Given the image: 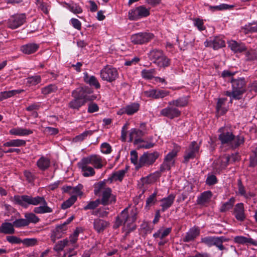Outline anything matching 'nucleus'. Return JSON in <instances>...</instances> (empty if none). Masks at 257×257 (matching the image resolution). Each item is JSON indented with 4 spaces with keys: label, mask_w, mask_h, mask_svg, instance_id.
Wrapping results in <instances>:
<instances>
[{
    "label": "nucleus",
    "mask_w": 257,
    "mask_h": 257,
    "mask_svg": "<svg viewBox=\"0 0 257 257\" xmlns=\"http://www.w3.org/2000/svg\"><path fill=\"white\" fill-rule=\"evenodd\" d=\"M15 203L27 208L28 205L39 206L35 207L33 212H26L24 216L29 225L30 223L36 224L40 221V218L35 214H45L53 212V209L48 206L44 197L37 196L33 197L28 195H15L13 199Z\"/></svg>",
    "instance_id": "1"
},
{
    "label": "nucleus",
    "mask_w": 257,
    "mask_h": 257,
    "mask_svg": "<svg viewBox=\"0 0 257 257\" xmlns=\"http://www.w3.org/2000/svg\"><path fill=\"white\" fill-rule=\"evenodd\" d=\"M137 214L135 209L130 211L128 208H125L116 217L114 227L117 228L122 225L123 231L127 234L136 228L135 221L136 220Z\"/></svg>",
    "instance_id": "2"
},
{
    "label": "nucleus",
    "mask_w": 257,
    "mask_h": 257,
    "mask_svg": "<svg viewBox=\"0 0 257 257\" xmlns=\"http://www.w3.org/2000/svg\"><path fill=\"white\" fill-rule=\"evenodd\" d=\"M218 132L220 133L218 139L221 144L226 145L229 148L235 149L244 142V138L243 136L233 135L232 132L226 127H220Z\"/></svg>",
    "instance_id": "3"
},
{
    "label": "nucleus",
    "mask_w": 257,
    "mask_h": 257,
    "mask_svg": "<svg viewBox=\"0 0 257 257\" xmlns=\"http://www.w3.org/2000/svg\"><path fill=\"white\" fill-rule=\"evenodd\" d=\"M94 194L98 195L101 193V204L104 206L114 203L116 202V196L112 193V190L105 186V181L103 180L95 184Z\"/></svg>",
    "instance_id": "4"
},
{
    "label": "nucleus",
    "mask_w": 257,
    "mask_h": 257,
    "mask_svg": "<svg viewBox=\"0 0 257 257\" xmlns=\"http://www.w3.org/2000/svg\"><path fill=\"white\" fill-rule=\"evenodd\" d=\"M230 82L232 84V91H226L225 95L235 99H240L246 90L244 79L243 78L237 79L231 78Z\"/></svg>",
    "instance_id": "5"
},
{
    "label": "nucleus",
    "mask_w": 257,
    "mask_h": 257,
    "mask_svg": "<svg viewBox=\"0 0 257 257\" xmlns=\"http://www.w3.org/2000/svg\"><path fill=\"white\" fill-rule=\"evenodd\" d=\"M180 148L179 146L175 145L173 149L165 157L163 163L161 165L160 171L164 172L170 170L171 168L174 165L175 158L179 152Z\"/></svg>",
    "instance_id": "6"
},
{
    "label": "nucleus",
    "mask_w": 257,
    "mask_h": 257,
    "mask_svg": "<svg viewBox=\"0 0 257 257\" xmlns=\"http://www.w3.org/2000/svg\"><path fill=\"white\" fill-rule=\"evenodd\" d=\"M150 15V8L141 5L131 9L128 13V18L130 20L137 21L146 18Z\"/></svg>",
    "instance_id": "7"
},
{
    "label": "nucleus",
    "mask_w": 257,
    "mask_h": 257,
    "mask_svg": "<svg viewBox=\"0 0 257 257\" xmlns=\"http://www.w3.org/2000/svg\"><path fill=\"white\" fill-rule=\"evenodd\" d=\"M159 153L158 152L144 153L139 158L140 168L143 167H149L152 165L158 158Z\"/></svg>",
    "instance_id": "8"
},
{
    "label": "nucleus",
    "mask_w": 257,
    "mask_h": 257,
    "mask_svg": "<svg viewBox=\"0 0 257 257\" xmlns=\"http://www.w3.org/2000/svg\"><path fill=\"white\" fill-rule=\"evenodd\" d=\"M100 75L103 80L111 82L118 77V73L116 68L106 66L100 71Z\"/></svg>",
    "instance_id": "9"
},
{
    "label": "nucleus",
    "mask_w": 257,
    "mask_h": 257,
    "mask_svg": "<svg viewBox=\"0 0 257 257\" xmlns=\"http://www.w3.org/2000/svg\"><path fill=\"white\" fill-rule=\"evenodd\" d=\"M226 240L223 236H206L201 238V242L209 247L215 245L219 250H222L225 249L222 243Z\"/></svg>",
    "instance_id": "10"
},
{
    "label": "nucleus",
    "mask_w": 257,
    "mask_h": 257,
    "mask_svg": "<svg viewBox=\"0 0 257 257\" xmlns=\"http://www.w3.org/2000/svg\"><path fill=\"white\" fill-rule=\"evenodd\" d=\"M154 38V35L150 32H141L131 36V41L134 44L142 45L148 43Z\"/></svg>",
    "instance_id": "11"
},
{
    "label": "nucleus",
    "mask_w": 257,
    "mask_h": 257,
    "mask_svg": "<svg viewBox=\"0 0 257 257\" xmlns=\"http://www.w3.org/2000/svg\"><path fill=\"white\" fill-rule=\"evenodd\" d=\"M91 93L90 89L87 87H80L76 88L72 92V96L73 98H77L79 99L85 101L86 103L87 101L92 100V98L89 96Z\"/></svg>",
    "instance_id": "12"
},
{
    "label": "nucleus",
    "mask_w": 257,
    "mask_h": 257,
    "mask_svg": "<svg viewBox=\"0 0 257 257\" xmlns=\"http://www.w3.org/2000/svg\"><path fill=\"white\" fill-rule=\"evenodd\" d=\"M84 161L91 164L93 168L96 169H101L105 165L106 162L99 155H91L82 158Z\"/></svg>",
    "instance_id": "13"
},
{
    "label": "nucleus",
    "mask_w": 257,
    "mask_h": 257,
    "mask_svg": "<svg viewBox=\"0 0 257 257\" xmlns=\"http://www.w3.org/2000/svg\"><path fill=\"white\" fill-rule=\"evenodd\" d=\"M26 16L25 14L15 15L8 20V27L12 29H17L23 25L26 22Z\"/></svg>",
    "instance_id": "14"
},
{
    "label": "nucleus",
    "mask_w": 257,
    "mask_h": 257,
    "mask_svg": "<svg viewBox=\"0 0 257 257\" xmlns=\"http://www.w3.org/2000/svg\"><path fill=\"white\" fill-rule=\"evenodd\" d=\"M199 150V145L195 141H193L185 152L184 162L187 163L190 159L195 158L198 153Z\"/></svg>",
    "instance_id": "15"
},
{
    "label": "nucleus",
    "mask_w": 257,
    "mask_h": 257,
    "mask_svg": "<svg viewBox=\"0 0 257 257\" xmlns=\"http://www.w3.org/2000/svg\"><path fill=\"white\" fill-rule=\"evenodd\" d=\"M78 166L81 170L83 176L85 177H92L95 174V168L90 166L89 164L82 159L78 163Z\"/></svg>",
    "instance_id": "16"
},
{
    "label": "nucleus",
    "mask_w": 257,
    "mask_h": 257,
    "mask_svg": "<svg viewBox=\"0 0 257 257\" xmlns=\"http://www.w3.org/2000/svg\"><path fill=\"white\" fill-rule=\"evenodd\" d=\"M169 105L162 109L160 112L161 115L170 119H173L179 116L181 114V111L178 108Z\"/></svg>",
    "instance_id": "17"
},
{
    "label": "nucleus",
    "mask_w": 257,
    "mask_h": 257,
    "mask_svg": "<svg viewBox=\"0 0 257 257\" xmlns=\"http://www.w3.org/2000/svg\"><path fill=\"white\" fill-rule=\"evenodd\" d=\"M145 133L143 131L137 128H132L129 133V142L134 141L135 145L140 144V142H143L142 137L144 135Z\"/></svg>",
    "instance_id": "18"
},
{
    "label": "nucleus",
    "mask_w": 257,
    "mask_h": 257,
    "mask_svg": "<svg viewBox=\"0 0 257 257\" xmlns=\"http://www.w3.org/2000/svg\"><path fill=\"white\" fill-rule=\"evenodd\" d=\"M140 108V104L138 103H132L118 110L117 113L118 115L127 114L128 115H132L137 112Z\"/></svg>",
    "instance_id": "19"
},
{
    "label": "nucleus",
    "mask_w": 257,
    "mask_h": 257,
    "mask_svg": "<svg viewBox=\"0 0 257 257\" xmlns=\"http://www.w3.org/2000/svg\"><path fill=\"white\" fill-rule=\"evenodd\" d=\"M127 169L119 170L113 172L108 178L107 180H104L106 182L112 183L115 182H121L124 177Z\"/></svg>",
    "instance_id": "20"
},
{
    "label": "nucleus",
    "mask_w": 257,
    "mask_h": 257,
    "mask_svg": "<svg viewBox=\"0 0 257 257\" xmlns=\"http://www.w3.org/2000/svg\"><path fill=\"white\" fill-rule=\"evenodd\" d=\"M244 212V205L242 203H239L235 205L233 214L237 220L242 221L245 219Z\"/></svg>",
    "instance_id": "21"
},
{
    "label": "nucleus",
    "mask_w": 257,
    "mask_h": 257,
    "mask_svg": "<svg viewBox=\"0 0 257 257\" xmlns=\"http://www.w3.org/2000/svg\"><path fill=\"white\" fill-rule=\"evenodd\" d=\"M67 229V226L63 224L58 225L52 232L51 236V239L54 242L57 239L61 238L63 234L65 233Z\"/></svg>",
    "instance_id": "22"
},
{
    "label": "nucleus",
    "mask_w": 257,
    "mask_h": 257,
    "mask_svg": "<svg viewBox=\"0 0 257 257\" xmlns=\"http://www.w3.org/2000/svg\"><path fill=\"white\" fill-rule=\"evenodd\" d=\"M109 225L108 221L100 218L95 219L93 221L94 228L98 233L103 232Z\"/></svg>",
    "instance_id": "23"
},
{
    "label": "nucleus",
    "mask_w": 257,
    "mask_h": 257,
    "mask_svg": "<svg viewBox=\"0 0 257 257\" xmlns=\"http://www.w3.org/2000/svg\"><path fill=\"white\" fill-rule=\"evenodd\" d=\"M175 198V195L174 194H170L168 197H165L161 200V205L162 207L161 211L162 212L165 211L169 208L173 204Z\"/></svg>",
    "instance_id": "24"
},
{
    "label": "nucleus",
    "mask_w": 257,
    "mask_h": 257,
    "mask_svg": "<svg viewBox=\"0 0 257 257\" xmlns=\"http://www.w3.org/2000/svg\"><path fill=\"white\" fill-rule=\"evenodd\" d=\"M230 160L229 155H224L219 158L215 163L214 168L217 171L224 169L228 165Z\"/></svg>",
    "instance_id": "25"
},
{
    "label": "nucleus",
    "mask_w": 257,
    "mask_h": 257,
    "mask_svg": "<svg viewBox=\"0 0 257 257\" xmlns=\"http://www.w3.org/2000/svg\"><path fill=\"white\" fill-rule=\"evenodd\" d=\"M200 234V229L194 227L190 228L183 238L184 242H190L194 240Z\"/></svg>",
    "instance_id": "26"
},
{
    "label": "nucleus",
    "mask_w": 257,
    "mask_h": 257,
    "mask_svg": "<svg viewBox=\"0 0 257 257\" xmlns=\"http://www.w3.org/2000/svg\"><path fill=\"white\" fill-rule=\"evenodd\" d=\"M33 133V131L29 129L21 127H17L11 128L9 131V134L17 136H27Z\"/></svg>",
    "instance_id": "27"
},
{
    "label": "nucleus",
    "mask_w": 257,
    "mask_h": 257,
    "mask_svg": "<svg viewBox=\"0 0 257 257\" xmlns=\"http://www.w3.org/2000/svg\"><path fill=\"white\" fill-rule=\"evenodd\" d=\"M233 240L234 242L238 244H251L257 246V241L250 237H247L244 236H236L234 237Z\"/></svg>",
    "instance_id": "28"
},
{
    "label": "nucleus",
    "mask_w": 257,
    "mask_h": 257,
    "mask_svg": "<svg viewBox=\"0 0 257 257\" xmlns=\"http://www.w3.org/2000/svg\"><path fill=\"white\" fill-rule=\"evenodd\" d=\"M206 46L212 47L214 50H217L225 46V42L219 37L214 38L212 41L205 42Z\"/></svg>",
    "instance_id": "29"
},
{
    "label": "nucleus",
    "mask_w": 257,
    "mask_h": 257,
    "mask_svg": "<svg viewBox=\"0 0 257 257\" xmlns=\"http://www.w3.org/2000/svg\"><path fill=\"white\" fill-rule=\"evenodd\" d=\"M39 48V45L36 43H29L23 45L21 50L26 54H31L36 52Z\"/></svg>",
    "instance_id": "30"
},
{
    "label": "nucleus",
    "mask_w": 257,
    "mask_h": 257,
    "mask_svg": "<svg viewBox=\"0 0 257 257\" xmlns=\"http://www.w3.org/2000/svg\"><path fill=\"white\" fill-rule=\"evenodd\" d=\"M238 194L243 196L246 200V203H249V200L251 198L254 196V194L251 192L246 193L245 188L242 184L241 180H239L238 181Z\"/></svg>",
    "instance_id": "31"
},
{
    "label": "nucleus",
    "mask_w": 257,
    "mask_h": 257,
    "mask_svg": "<svg viewBox=\"0 0 257 257\" xmlns=\"http://www.w3.org/2000/svg\"><path fill=\"white\" fill-rule=\"evenodd\" d=\"M172 228L171 227L164 228L162 227L160 228L156 232H155L153 236L155 238H160L163 239L167 236L171 232Z\"/></svg>",
    "instance_id": "32"
},
{
    "label": "nucleus",
    "mask_w": 257,
    "mask_h": 257,
    "mask_svg": "<svg viewBox=\"0 0 257 257\" xmlns=\"http://www.w3.org/2000/svg\"><path fill=\"white\" fill-rule=\"evenodd\" d=\"M64 7L68 9L71 12L74 14H79L82 13V8L77 4L74 2L67 3H63Z\"/></svg>",
    "instance_id": "33"
},
{
    "label": "nucleus",
    "mask_w": 257,
    "mask_h": 257,
    "mask_svg": "<svg viewBox=\"0 0 257 257\" xmlns=\"http://www.w3.org/2000/svg\"><path fill=\"white\" fill-rule=\"evenodd\" d=\"M83 78L84 81L90 85L93 86L97 89L100 87V85L95 76L89 75L87 72H85Z\"/></svg>",
    "instance_id": "34"
},
{
    "label": "nucleus",
    "mask_w": 257,
    "mask_h": 257,
    "mask_svg": "<svg viewBox=\"0 0 257 257\" xmlns=\"http://www.w3.org/2000/svg\"><path fill=\"white\" fill-rule=\"evenodd\" d=\"M228 47L234 53H241L246 50L245 46L242 44H239L235 41H230Z\"/></svg>",
    "instance_id": "35"
},
{
    "label": "nucleus",
    "mask_w": 257,
    "mask_h": 257,
    "mask_svg": "<svg viewBox=\"0 0 257 257\" xmlns=\"http://www.w3.org/2000/svg\"><path fill=\"white\" fill-rule=\"evenodd\" d=\"M26 142L24 140L15 139L11 140L3 144V147H20L25 146Z\"/></svg>",
    "instance_id": "36"
},
{
    "label": "nucleus",
    "mask_w": 257,
    "mask_h": 257,
    "mask_svg": "<svg viewBox=\"0 0 257 257\" xmlns=\"http://www.w3.org/2000/svg\"><path fill=\"white\" fill-rule=\"evenodd\" d=\"M37 165L39 169L45 171L50 167V160L48 158L42 156L37 161Z\"/></svg>",
    "instance_id": "37"
},
{
    "label": "nucleus",
    "mask_w": 257,
    "mask_h": 257,
    "mask_svg": "<svg viewBox=\"0 0 257 257\" xmlns=\"http://www.w3.org/2000/svg\"><path fill=\"white\" fill-rule=\"evenodd\" d=\"M0 233L4 234H13L15 229L13 223L4 222L0 226Z\"/></svg>",
    "instance_id": "38"
},
{
    "label": "nucleus",
    "mask_w": 257,
    "mask_h": 257,
    "mask_svg": "<svg viewBox=\"0 0 257 257\" xmlns=\"http://www.w3.org/2000/svg\"><path fill=\"white\" fill-rule=\"evenodd\" d=\"M165 54L163 52L159 49H154L151 51L149 54V56L150 60L153 62V63L156 64L157 61H158L161 57Z\"/></svg>",
    "instance_id": "39"
},
{
    "label": "nucleus",
    "mask_w": 257,
    "mask_h": 257,
    "mask_svg": "<svg viewBox=\"0 0 257 257\" xmlns=\"http://www.w3.org/2000/svg\"><path fill=\"white\" fill-rule=\"evenodd\" d=\"M241 30L245 34L257 33V21L246 24L242 27Z\"/></svg>",
    "instance_id": "40"
},
{
    "label": "nucleus",
    "mask_w": 257,
    "mask_h": 257,
    "mask_svg": "<svg viewBox=\"0 0 257 257\" xmlns=\"http://www.w3.org/2000/svg\"><path fill=\"white\" fill-rule=\"evenodd\" d=\"M211 197L212 193L211 191H205L198 197L197 203L199 204H204L209 202Z\"/></svg>",
    "instance_id": "41"
},
{
    "label": "nucleus",
    "mask_w": 257,
    "mask_h": 257,
    "mask_svg": "<svg viewBox=\"0 0 257 257\" xmlns=\"http://www.w3.org/2000/svg\"><path fill=\"white\" fill-rule=\"evenodd\" d=\"M85 103V101H83L77 98H73V99L69 102L68 107L73 109L78 110L79 108Z\"/></svg>",
    "instance_id": "42"
},
{
    "label": "nucleus",
    "mask_w": 257,
    "mask_h": 257,
    "mask_svg": "<svg viewBox=\"0 0 257 257\" xmlns=\"http://www.w3.org/2000/svg\"><path fill=\"white\" fill-rule=\"evenodd\" d=\"M257 165V144L255 145L249 157V166L254 167Z\"/></svg>",
    "instance_id": "43"
},
{
    "label": "nucleus",
    "mask_w": 257,
    "mask_h": 257,
    "mask_svg": "<svg viewBox=\"0 0 257 257\" xmlns=\"http://www.w3.org/2000/svg\"><path fill=\"white\" fill-rule=\"evenodd\" d=\"M188 103V99L186 97H180L176 100H174L168 102L169 105H174L177 107H183Z\"/></svg>",
    "instance_id": "44"
},
{
    "label": "nucleus",
    "mask_w": 257,
    "mask_h": 257,
    "mask_svg": "<svg viewBox=\"0 0 257 257\" xmlns=\"http://www.w3.org/2000/svg\"><path fill=\"white\" fill-rule=\"evenodd\" d=\"M156 71L155 69H143L141 71L142 77L146 80H150L154 77Z\"/></svg>",
    "instance_id": "45"
},
{
    "label": "nucleus",
    "mask_w": 257,
    "mask_h": 257,
    "mask_svg": "<svg viewBox=\"0 0 257 257\" xmlns=\"http://www.w3.org/2000/svg\"><path fill=\"white\" fill-rule=\"evenodd\" d=\"M226 100V98H219L218 100L216 105V110L218 113L220 115L224 114L227 110L226 108L223 107Z\"/></svg>",
    "instance_id": "46"
},
{
    "label": "nucleus",
    "mask_w": 257,
    "mask_h": 257,
    "mask_svg": "<svg viewBox=\"0 0 257 257\" xmlns=\"http://www.w3.org/2000/svg\"><path fill=\"white\" fill-rule=\"evenodd\" d=\"M108 213L109 208L103 205V206L99 207L97 210H95L93 214L100 217H105L107 216Z\"/></svg>",
    "instance_id": "47"
},
{
    "label": "nucleus",
    "mask_w": 257,
    "mask_h": 257,
    "mask_svg": "<svg viewBox=\"0 0 257 257\" xmlns=\"http://www.w3.org/2000/svg\"><path fill=\"white\" fill-rule=\"evenodd\" d=\"M156 65L160 68H166L170 65V59L165 54L160 58L156 63Z\"/></svg>",
    "instance_id": "48"
},
{
    "label": "nucleus",
    "mask_w": 257,
    "mask_h": 257,
    "mask_svg": "<svg viewBox=\"0 0 257 257\" xmlns=\"http://www.w3.org/2000/svg\"><path fill=\"white\" fill-rule=\"evenodd\" d=\"M26 80L25 83L27 86H35L41 82V77L39 75H35L29 77Z\"/></svg>",
    "instance_id": "49"
},
{
    "label": "nucleus",
    "mask_w": 257,
    "mask_h": 257,
    "mask_svg": "<svg viewBox=\"0 0 257 257\" xmlns=\"http://www.w3.org/2000/svg\"><path fill=\"white\" fill-rule=\"evenodd\" d=\"M58 90V87L55 84H49L44 87L41 89L42 93L44 95H48L55 92Z\"/></svg>",
    "instance_id": "50"
},
{
    "label": "nucleus",
    "mask_w": 257,
    "mask_h": 257,
    "mask_svg": "<svg viewBox=\"0 0 257 257\" xmlns=\"http://www.w3.org/2000/svg\"><path fill=\"white\" fill-rule=\"evenodd\" d=\"M69 245V241L68 239H65L59 241L55 245L54 249L59 252L62 251L64 248Z\"/></svg>",
    "instance_id": "51"
},
{
    "label": "nucleus",
    "mask_w": 257,
    "mask_h": 257,
    "mask_svg": "<svg viewBox=\"0 0 257 257\" xmlns=\"http://www.w3.org/2000/svg\"><path fill=\"white\" fill-rule=\"evenodd\" d=\"M235 202V198L231 197L225 203H224L220 207L221 212H225L231 209Z\"/></svg>",
    "instance_id": "52"
},
{
    "label": "nucleus",
    "mask_w": 257,
    "mask_h": 257,
    "mask_svg": "<svg viewBox=\"0 0 257 257\" xmlns=\"http://www.w3.org/2000/svg\"><path fill=\"white\" fill-rule=\"evenodd\" d=\"M131 161L135 166L136 169H140L139 159H138V153L136 151L133 150L131 152Z\"/></svg>",
    "instance_id": "53"
},
{
    "label": "nucleus",
    "mask_w": 257,
    "mask_h": 257,
    "mask_svg": "<svg viewBox=\"0 0 257 257\" xmlns=\"http://www.w3.org/2000/svg\"><path fill=\"white\" fill-rule=\"evenodd\" d=\"M77 200L75 195H72L68 200L64 202L61 205L63 209H66L72 206Z\"/></svg>",
    "instance_id": "54"
},
{
    "label": "nucleus",
    "mask_w": 257,
    "mask_h": 257,
    "mask_svg": "<svg viewBox=\"0 0 257 257\" xmlns=\"http://www.w3.org/2000/svg\"><path fill=\"white\" fill-rule=\"evenodd\" d=\"M233 7L232 5H228L225 4H222L220 5L215 6H209V10L212 11H218L230 9Z\"/></svg>",
    "instance_id": "55"
},
{
    "label": "nucleus",
    "mask_w": 257,
    "mask_h": 257,
    "mask_svg": "<svg viewBox=\"0 0 257 257\" xmlns=\"http://www.w3.org/2000/svg\"><path fill=\"white\" fill-rule=\"evenodd\" d=\"M158 176L156 174H153L149 176H148L146 177L142 178L141 179V182L143 184H152L157 179Z\"/></svg>",
    "instance_id": "56"
},
{
    "label": "nucleus",
    "mask_w": 257,
    "mask_h": 257,
    "mask_svg": "<svg viewBox=\"0 0 257 257\" xmlns=\"http://www.w3.org/2000/svg\"><path fill=\"white\" fill-rule=\"evenodd\" d=\"M36 4L38 8L41 10L45 14L49 13V6L47 3L43 2L42 0H37Z\"/></svg>",
    "instance_id": "57"
},
{
    "label": "nucleus",
    "mask_w": 257,
    "mask_h": 257,
    "mask_svg": "<svg viewBox=\"0 0 257 257\" xmlns=\"http://www.w3.org/2000/svg\"><path fill=\"white\" fill-rule=\"evenodd\" d=\"M157 192L155 191L152 195H150L146 200V207H149L154 205L157 201Z\"/></svg>",
    "instance_id": "58"
},
{
    "label": "nucleus",
    "mask_w": 257,
    "mask_h": 257,
    "mask_svg": "<svg viewBox=\"0 0 257 257\" xmlns=\"http://www.w3.org/2000/svg\"><path fill=\"white\" fill-rule=\"evenodd\" d=\"M245 57L247 61L257 60V51L255 50L250 49L246 52Z\"/></svg>",
    "instance_id": "59"
},
{
    "label": "nucleus",
    "mask_w": 257,
    "mask_h": 257,
    "mask_svg": "<svg viewBox=\"0 0 257 257\" xmlns=\"http://www.w3.org/2000/svg\"><path fill=\"white\" fill-rule=\"evenodd\" d=\"M14 227L16 228H21L23 227L28 226L27 224V221H26V219L25 218H20L16 219L13 222Z\"/></svg>",
    "instance_id": "60"
},
{
    "label": "nucleus",
    "mask_w": 257,
    "mask_h": 257,
    "mask_svg": "<svg viewBox=\"0 0 257 257\" xmlns=\"http://www.w3.org/2000/svg\"><path fill=\"white\" fill-rule=\"evenodd\" d=\"M80 232L81 229L79 228H77L75 230L73 233L69 236V243L73 244L76 242L78 239V235Z\"/></svg>",
    "instance_id": "61"
},
{
    "label": "nucleus",
    "mask_w": 257,
    "mask_h": 257,
    "mask_svg": "<svg viewBox=\"0 0 257 257\" xmlns=\"http://www.w3.org/2000/svg\"><path fill=\"white\" fill-rule=\"evenodd\" d=\"M92 132L91 131H85L79 135L77 136L74 139L75 142H80L84 140L88 136L91 135Z\"/></svg>",
    "instance_id": "62"
},
{
    "label": "nucleus",
    "mask_w": 257,
    "mask_h": 257,
    "mask_svg": "<svg viewBox=\"0 0 257 257\" xmlns=\"http://www.w3.org/2000/svg\"><path fill=\"white\" fill-rule=\"evenodd\" d=\"M194 25L197 28V29L201 31L205 29V27L204 25L203 21L199 18H196L193 19Z\"/></svg>",
    "instance_id": "63"
},
{
    "label": "nucleus",
    "mask_w": 257,
    "mask_h": 257,
    "mask_svg": "<svg viewBox=\"0 0 257 257\" xmlns=\"http://www.w3.org/2000/svg\"><path fill=\"white\" fill-rule=\"evenodd\" d=\"M37 239L35 238H27L22 240L21 243L27 246H32L37 244Z\"/></svg>",
    "instance_id": "64"
}]
</instances>
